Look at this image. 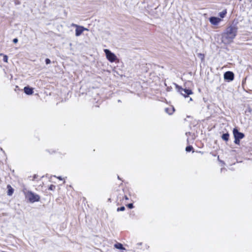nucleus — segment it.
<instances>
[{
  "mask_svg": "<svg viewBox=\"0 0 252 252\" xmlns=\"http://www.w3.org/2000/svg\"><path fill=\"white\" fill-rule=\"evenodd\" d=\"M125 210V208L124 206H122L121 207L118 208L117 209V211H123Z\"/></svg>",
  "mask_w": 252,
  "mask_h": 252,
  "instance_id": "a211bd4d",
  "label": "nucleus"
},
{
  "mask_svg": "<svg viewBox=\"0 0 252 252\" xmlns=\"http://www.w3.org/2000/svg\"><path fill=\"white\" fill-rule=\"evenodd\" d=\"M18 40L17 38H14L13 40V42L14 43H16L17 42H18Z\"/></svg>",
  "mask_w": 252,
  "mask_h": 252,
  "instance_id": "4be33fe9",
  "label": "nucleus"
},
{
  "mask_svg": "<svg viewBox=\"0 0 252 252\" xmlns=\"http://www.w3.org/2000/svg\"><path fill=\"white\" fill-rule=\"evenodd\" d=\"M71 26H72V27H76V28H77V27H78V26H79V25H76V24H73H73H71Z\"/></svg>",
  "mask_w": 252,
  "mask_h": 252,
  "instance_id": "5701e85b",
  "label": "nucleus"
},
{
  "mask_svg": "<svg viewBox=\"0 0 252 252\" xmlns=\"http://www.w3.org/2000/svg\"><path fill=\"white\" fill-rule=\"evenodd\" d=\"M83 29H84V31H88V29L85 28H84V27H83Z\"/></svg>",
  "mask_w": 252,
  "mask_h": 252,
  "instance_id": "393cba45",
  "label": "nucleus"
},
{
  "mask_svg": "<svg viewBox=\"0 0 252 252\" xmlns=\"http://www.w3.org/2000/svg\"><path fill=\"white\" fill-rule=\"evenodd\" d=\"M229 137V135L228 133H224L221 136L222 139L225 141H227L228 140Z\"/></svg>",
  "mask_w": 252,
  "mask_h": 252,
  "instance_id": "ddd939ff",
  "label": "nucleus"
},
{
  "mask_svg": "<svg viewBox=\"0 0 252 252\" xmlns=\"http://www.w3.org/2000/svg\"><path fill=\"white\" fill-rule=\"evenodd\" d=\"M45 63H46L47 64H49V63H51V61H50V59H46L45 60Z\"/></svg>",
  "mask_w": 252,
  "mask_h": 252,
  "instance_id": "aec40b11",
  "label": "nucleus"
},
{
  "mask_svg": "<svg viewBox=\"0 0 252 252\" xmlns=\"http://www.w3.org/2000/svg\"><path fill=\"white\" fill-rule=\"evenodd\" d=\"M125 199L126 200H128V197L126 196H125Z\"/></svg>",
  "mask_w": 252,
  "mask_h": 252,
  "instance_id": "a878e982",
  "label": "nucleus"
},
{
  "mask_svg": "<svg viewBox=\"0 0 252 252\" xmlns=\"http://www.w3.org/2000/svg\"><path fill=\"white\" fill-rule=\"evenodd\" d=\"M165 110L166 113H167L169 115H171L174 111V108L173 107H170L166 108Z\"/></svg>",
  "mask_w": 252,
  "mask_h": 252,
  "instance_id": "f8f14e48",
  "label": "nucleus"
},
{
  "mask_svg": "<svg viewBox=\"0 0 252 252\" xmlns=\"http://www.w3.org/2000/svg\"><path fill=\"white\" fill-rule=\"evenodd\" d=\"M225 80L232 81L234 79V73L231 71H227L224 74Z\"/></svg>",
  "mask_w": 252,
  "mask_h": 252,
  "instance_id": "423d86ee",
  "label": "nucleus"
},
{
  "mask_svg": "<svg viewBox=\"0 0 252 252\" xmlns=\"http://www.w3.org/2000/svg\"><path fill=\"white\" fill-rule=\"evenodd\" d=\"M226 14V10H224L222 11V12H220L219 13V15L221 18H223L225 16Z\"/></svg>",
  "mask_w": 252,
  "mask_h": 252,
  "instance_id": "4468645a",
  "label": "nucleus"
},
{
  "mask_svg": "<svg viewBox=\"0 0 252 252\" xmlns=\"http://www.w3.org/2000/svg\"><path fill=\"white\" fill-rule=\"evenodd\" d=\"M190 100H192V98H190Z\"/></svg>",
  "mask_w": 252,
  "mask_h": 252,
  "instance_id": "bb28decb",
  "label": "nucleus"
},
{
  "mask_svg": "<svg viewBox=\"0 0 252 252\" xmlns=\"http://www.w3.org/2000/svg\"><path fill=\"white\" fill-rule=\"evenodd\" d=\"M176 89L178 90V91L185 97H188L189 94H192V92L191 90L183 89L181 87L176 85Z\"/></svg>",
  "mask_w": 252,
  "mask_h": 252,
  "instance_id": "20e7f679",
  "label": "nucleus"
},
{
  "mask_svg": "<svg viewBox=\"0 0 252 252\" xmlns=\"http://www.w3.org/2000/svg\"><path fill=\"white\" fill-rule=\"evenodd\" d=\"M7 189H8L7 191V195L9 196H11L14 192V189L11 187V186L9 185H7Z\"/></svg>",
  "mask_w": 252,
  "mask_h": 252,
  "instance_id": "9d476101",
  "label": "nucleus"
},
{
  "mask_svg": "<svg viewBox=\"0 0 252 252\" xmlns=\"http://www.w3.org/2000/svg\"><path fill=\"white\" fill-rule=\"evenodd\" d=\"M237 28L234 26H229L222 35V42L225 44L231 43L236 36Z\"/></svg>",
  "mask_w": 252,
  "mask_h": 252,
  "instance_id": "f257e3e1",
  "label": "nucleus"
},
{
  "mask_svg": "<svg viewBox=\"0 0 252 252\" xmlns=\"http://www.w3.org/2000/svg\"><path fill=\"white\" fill-rule=\"evenodd\" d=\"M84 32V29L83 26H79L77 27V28L75 30V35L76 36H80L82 32Z\"/></svg>",
  "mask_w": 252,
  "mask_h": 252,
  "instance_id": "6e6552de",
  "label": "nucleus"
},
{
  "mask_svg": "<svg viewBox=\"0 0 252 252\" xmlns=\"http://www.w3.org/2000/svg\"><path fill=\"white\" fill-rule=\"evenodd\" d=\"M233 133L235 138L234 143L236 144L239 145L240 140L243 139L245 136L244 133L239 132L236 128L233 129Z\"/></svg>",
  "mask_w": 252,
  "mask_h": 252,
  "instance_id": "7ed1b4c3",
  "label": "nucleus"
},
{
  "mask_svg": "<svg viewBox=\"0 0 252 252\" xmlns=\"http://www.w3.org/2000/svg\"><path fill=\"white\" fill-rule=\"evenodd\" d=\"M104 52L105 53L106 58L110 62H114L117 59L116 55L111 52L109 50L107 49H104Z\"/></svg>",
  "mask_w": 252,
  "mask_h": 252,
  "instance_id": "39448f33",
  "label": "nucleus"
},
{
  "mask_svg": "<svg viewBox=\"0 0 252 252\" xmlns=\"http://www.w3.org/2000/svg\"><path fill=\"white\" fill-rule=\"evenodd\" d=\"M3 62H5V63H7V61H8V57L6 55H4L3 56Z\"/></svg>",
  "mask_w": 252,
  "mask_h": 252,
  "instance_id": "6ab92c4d",
  "label": "nucleus"
},
{
  "mask_svg": "<svg viewBox=\"0 0 252 252\" xmlns=\"http://www.w3.org/2000/svg\"><path fill=\"white\" fill-rule=\"evenodd\" d=\"M24 92L28 95L32 94L33 93V89L29 87V86L25 87L24 88Z\"/></svg>",
  "mask_w": 252,
  "mask_h": 252,
  "instance_id": "1a4fd4ad",
  "label": "nucleus"
},
{
  "mask_svg": "<svg viewBox=\"0 0 252 252\" xmlns=\"http://www.w3.org/2000/svg\"><path fill=\"white\" fill-rule=\"evenodd\" d=\"M114 247L117 249L125 250V248L123 247V245L119 243L115 244Z\"/></svg>",
  "mask_w": 252,
  "mask_h": 252,
  "instance_id": "9b49d317",
  "label": "nucleus"
},
{
  "mask_svg": "<svg viewBox=\"0 0 252 252\" xmlns=\"http://www.w3.org/2000/svg\"><path fill=\"white\" fill-rule=\"evenodd\" d=\"M23 191L26 198L29 200L30 202L33 203L39 200L40 197L37 194H35L31 191L27 190L26 189H23Z\"/></svg>",
  "mask_w": 252,
  "mask_h": 252,
  "instance_id": "f03ea898",
  "label": "nucleus"
},
{
  "mask_svg": "<svg viewBox=\"0 0 252 252\" xmlns=\"http://www.w3.org/2000/svg\"><path fill=\"white\" fill-rule=\"evenodd\" d=\"M197 56L199 58L201 59L202 61H204V55L201 53H198L197 54Z\"/></svg>",
  "mask_w": 252,
  "mask_h": 252,
  "instance_id": "2eb2a0df",
  "label": "nucleus"
},
{
  "mask_svg": "<svg viewBox=\"0 0 252 252\" xmlns=\"http://www.w3.org/2000/svg\"><path fill=\"white\" fill-rule=\"evenodd\" d=\"M57 178L60 180H63V178L61 176L58 177Z\"/></svg>",
  "mask_w": 252,
  "mask_h": 252,
  "instance_id": "b1692460",
  "label": "nucleus"
},
{
  "mask_svg": "<svg viewBox=\"0 0 252 252\" xmlns=\"http://www.w3.org/2000/svg\"><path fill=\"white\" fill-rule=\"evenodd\" d=\"M221 21V19L216 17H211L209 21L213 25H217Z\"/></svg>",
  "mask_w": 252,
  "mask_h": 252,
  "instance_id": "0eeeda50",
  "label": "nucleus"
},
{
  "mask_svg": "<svg viewBox=\"0 0 252 252\" xmlns=\"http://www.w3.org/2000/svg\"><path fill=\"white\" fill-rule=\"evenodd\" d=\"M56 188V187L55 186L53 185H50V186L49 187V189L51 190H53L55 189Z\"/></svg>",
  "mask_w": 252,
  "mask_h": 252,
  "instance_id": "f3484780",
  "label": "nucleus"
},
{
  "mask_svg": "<svg viewBox=\"0 0 252 252\" xmlns=\"http://www.w3.org/2000/svg\"><path fill=\"white\" fill-rule=\"evenodd\" d=\"M127 207L129 208V209H132L133 208V205L132 203H130V204H128L127 205Z\"/></svg>",
  "mask_w": 252,
  "mask_h": 252,
  "instance_id": "412c9836",
  "label": "nucleus"
},
{
  "mask_svg": "<svg viewBox=\"0 0 252 252\" xmlns=\"http://www.w3.org/2000/svg\"><path fill=\"white\" fill-rule=\"evenodd\" d=\"M193 148L191 146H187L186 148V151L188 152L191 151L192 150Z\"/></svg>",
  "mask_w": 252,
  "mask_h": 252,
  "instance_id": "dca6fc26",
  "label": "nucleus"
}]
</instances>
